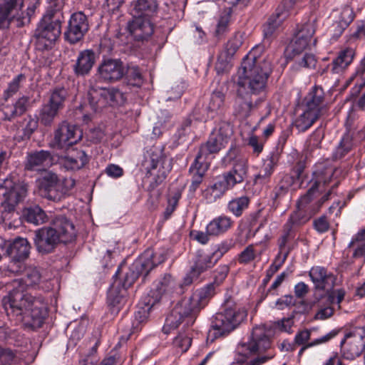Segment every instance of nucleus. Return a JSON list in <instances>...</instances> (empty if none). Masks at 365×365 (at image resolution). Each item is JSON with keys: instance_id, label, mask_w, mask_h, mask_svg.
<instances>
[{"instance_id": "nucleus-1", "label": "nucleus", "mask_w": 365, "mask_h": 365, "mask_svg": "<svg viewBox=\"0 0 365 365\" xmlns=\"http://www.w3.org/2000/svg\"><path fill=\"white\" fill-rule=\"evenodd\" d=\"M3 302L9 316L16 317L33 329L42 327L47 315V304L41 295H33L24 284L19 283Z\"/></svg>"}, {"instance_id": "nucleus-2", "label": "nucleus", "mask_w": 365, "mask_h": 365, "mask_svg": "<svg viewBox=\"0 0 365 365\" xmlns=\"http://www.w3.org/2000/svg\"><path fill=\"white\" fill-rule=\"evenodd\" d=\"M256 46L247 55L237 71L236 83L238 88L245 89L252 96L257 97L264 91L267 81L272 72V65L268 61H260L257 54L261 51Z\"/></svg>"}, {"instance_id": "nucleus-3", "label": "nucleus", "mask_w": 365, "mask_h": 365, "mask_svg": "<svg viewBox=\"0 0 365 365\" xmlns=\"http://www.w3.org/2000/svg\"><path fill=\"white\" fill-rule=\"evenodd\" d=\"M272 343L263 327L252 329L247 342L238 346V351L232 365H265L275 356Z\"/></svg>"}, {"instance_id": "nucleus-4", "label": "nucleus", "mask_w": 365, "mask_h": 365, "mask_svg": "<svg viewBox=\"0 0 365 365\" xmlns=\"http://www.w3.org/2000/svg\"><path fill=\"white\" fill-rule=\"evenodd\" d=\"M76 237V230L73 222L64 216L55 217L49 225L36 230L34 243L41 255L54 252L61 243L67 244Z\"/></svg>"}, {"instance_id": "nucleus-5", "label": "nucleus", "mask_w": 365, "mask_h": 365, "mask_svg": "<svg viewBox=\"0 0 365 365\" xmlns=\"http://www.w3.org/2000/svg\"><path fill=\"white\" fill-rule=\"evenodd\" d=\"M215 294V286L209 284L192 293L189 300L177 304L166 318V324L177 328L186 317L192 318L209 302Z\"/></svg>"}, {"instance_id": "nucleus-6", "label": "nucleus", "mask_w": 365, "mask_h": 365, "mask_svg": "<svg viewBox=\"0 0 365 365\" xmlns=\"http://www.w3.org/2000/svg\"><path fill=\"white\" fill-rule=\"evenodd\" d=\"M247 311L232 297L227 298L211 322L215 338L227 335L235 330L247 317Z\"/></svg>"}, {"instance_id": "nucleus-7", "label": "nucleus", "mask_w": 365, "mask_h": 365, "mask_svg": "<svg viewBox=\"0 0 365 365\" xmlns=\"http://www.w3.org/2000/svg\"><path fill=\"white\" fill-rule=\"evenodd\" d=\"M36 183L41 195L53 202H59L68 196L76 185L73 178L60 179L56 173L51 171L44 172L36 180Z\"/></svg>"}, {"instance_id": "nucleus-8", "label": "nucleus", "mask_w": 365, "mask_h": 365, "mask_svg": "<svg viewBox=\"0 0 365 365\" xmlns=\"http://www.w3.org/2000/svg\"><path fill=\"white\" fill-rule=\"evenodd\" d=\"M163 252L155 251L153 249L145 250L130 266L125 274L122 283L123 289L130 287L140 275L147 276L150 270L165 260Z\"/></svg>"}, {"instance_id": "nucleus-9", "label": "nucleus", "mask_w": 365, "mask_h": 365, "mask_svg": "<svg viewBox=\"0 0 365 365\" xmlns=\"http://www.w3.org/2000/svg\"><path fill=\"white\" fill-rule=\"evenodd\" d=\"M24 0H0V29L9 28L13 21L18 27L28 25L34 14L35 7L29 6L26 10Z\"/></svg>"}, {"instance_id": "nucleus-10", "label": "nucleus", "mask_w": 365, "mask_h": 365, "mask_svg": "<svg viewBox=\"0 0 365 365\" xmlns=\"http://www.w3.org/2000/svg\"><path fill=\"white\" fill-rule=\"evenodd\" d=\"M90 106L98 111L108 106H115L124 104L125 94L116 87L92 86L88 93Z\"/></svg>"}, {"instance_id": "nucleus-11", "label": "nucleus", "mask_w": 365, "mask_h": 365, "mask_svg": "<svg viewBox=\"0 0 365 365\" xmlns=\"http://www.w3.org/2000/svg\"><path fill=\"white\" fill-rule=\"evenodd\" d=\"M4 200L1 202L3 212L11 213L16 205L23 201L28 194V185L24 182H14L11 178H6L0 183Z\"/></svg>"}, {"instance_id": "nucleus-12", "label": "nucleus", "mask_w": 365, "mask_h": 365, "mask_svg": "<svg viewBox=\"0 0 365 365\" xmlns=\"http://www.w3.org/2000/svg\"><path fill=\"white\" fill-rule=\"evenodd\" d=\"M61 19L55 21L42 18L34 32L36 46L38 50L45 51L52 48L61 34Z\"/></svg>"}, {"instance_id": "nucleus-13", "label": "nucleus", "mask_w": 365, "mask_h": 365, "mask_svg": "<svg viewBox=\"0 0 365 365\" xmlns=\"http://www.w3.org/2000/svg\"><path fill=\"white\" fill-rule=\"evenodd\" d=\"M31 245L26 238H16L7 246L6 255L10 260L8 271L15 274H20L26 270L25 261L29 258Z\"/></svg>"}, {"instance_id": "nucleus-14", "label": "nucleus", "mask_w": 365, "mask_h": 365, "mask_svg": "<svg viewBox=\"0 0 365 365\" xmlns=\"http://www.w3.org/2000/svg\"><path fill=\"white\" fill-rule=\"evenodd\" d=\"M344 358L353 360L365 350V328L356 327L346 331L341 342Z\"/></svg>"}, {"instance_id": "nucleus-15", "label": "nucleus", "mask_w": 365, "mask_h": 365, "mask_svg": "<svg viewBox=\"0 0 365 365\" xmlns=\"http://www.w3.org/2000/svg\"><path fill=\"white\" fill-rule=\"evenodd\" d=\"M314 32V22H307L302 25L285 49L286 58L293 59L302 54L309 47Z\"/></svg>"}, {"instance_id": "nucleus-16", "label": "nucleus", "mask_w": 365, "mask_h": 365, "mask_svg": "<svg viewBox=\"0 0 365 365\" xmlns=\"http://www.w3.org/2000/svg\"><path fill=\"white\" fill-rule=\"evenodd\" d=\"M81 137L82 132L77 126L63 120L55 129L49 147L53 149H65L76 143Z\"/></svg>"}, {"instance_id": "nucleus-17", "label": "nucleus", "mask_w": 365, "mask_h": 365, "mask_svg": "<svg viewBox=\"0 0 365 365\" xmlns=\"http://www.w3.org/2000/svg\"><path fill=\"white\" fill-rule=\"evenodd\" d=\"M294 6V0H283L275 12L269 16L263 25L264 38L270 41L276 36L283 21L289 16Z\"/></svg>"}, {"instance_id": "nucleus-18", "label": "nucleus", "mask_w": 365, "mask_h": 365, "mask_svg": "<svg viewBox=\"0 0 365 365\" xmlns=\"http://www.w3.org/2000/svg\"><path fill=\"white\" fill-rule=\"evenodd\" d=\"M148 173L152 174V170L159 166L158 176L165 178L172 170L171 160L163 153V149L153 146L147 150L143 164Z\"/></svg>"}, {"instance_id": "nucleus-19", "label": "nucleus", "mask_w": 365, "mask_h": 365, "mask_svg": "<svg viewBox=\"0 0 365 365\" xmlns=\"http://www.w3.org/2000/svg\"><path fill=\"white\" fill-rule=\"evenodd\" d=\"M89 29L88 21L82 11L73 13L68 22L64 37L71 44L80 41Z\"/></svg>"}, {"instance_id": "nucleus-20", "label": "nucleus", "mask_w": 365, "mask_h": 365, "mask_svg": "<svg viewBox=\"0 0 365 365\" xmlns=\"http://www.w3.org/2000/svg\"><path fill=\"white\" fill-rule=\"evenodd\" d=\"M225 106V94L220 91H214L208 103L201 108L197 107L194 112L199 120L206 122L221 113L224 110Z\"/></svg>"}, {"instance_id": "nucleus-21", "label": "nucleus", "mask_w": 365, "mask_h": 365, "mask_svg": "<svg viewBox=\"0 0 365 365\" xmlns=\"http://www.w3.org/2000/svg\"><path fill=\"white\" fill-rule=\"evenodd\" d=\"M336 185V183L320 197H318L319 192L315 190L314 187H311L306 194L298 200L297 207L309 212L312 216L315 215L320 210L323 204L329 199L332 190Z\"/></svg>"}, {"instance_id": "nucleus-22", "label": "nucleus", "mask_w": 365, "mask_h": 365, "mask_svg": "<svg viewBox=\"0 0 365 365\" xmlns=\"http://www.w3.org/2000/svg\"><path fill=\"white\" fill-rule=\"evenodd\" d=\"M263 101V98H253L249 92L237 88V96L233 103V113L236 117L246 118L250 115L252 110Z\"/></svg>"}, {"instance_id": "nucleus-23", "label": "nucleus", "mask_w": 365, "mask_h": 365, "mask_svg": "<svg viewBox=\"0 0 365 365\" xmlns=\"http://www.w3.org/2000/svg\"><path fill=\"white\" fill-rule=\"evenodd\" d=\"M97 73L99 78L104 82H116L124 76L125 66L120 59H104L99 64Z\"/></svg>"}, {"instance_id": "nucleus-24", "label": "nucleus", "mask_w": 365, "mask_h": 365, "mask_svg": "<svg viewBox=\"0 0 365 365\" xmlns=\"http://www.w3.org/2000/svg\"><path fill=\"white\" fill-rule=\"evenodd\" d=\"M304 108L319 118L328 112L324 92L321 87L314 86L308 93L304 98Z\"/></svg>"}, {"instance_id": "nucleus-25", "label": "nucleus", "mask_w": 365, "mask_h": 365, "mask_svg": "<svg viewBox=\"0 0 365 365\" xmlns=\"http://www.w3.org/2000/svg\"><path fill=\"white\" fill-rule=\"evenodd\" d=\"M235 185L228 175L223 173L215 178L214 183L208 186L203 194L207 202H213L221 198L227 191L232 189Z\"/></svg>"}, {"instance_id": "nucleus-26", "label": "nucleus", "mask_w": 365, "mask_h": 365, "mask_svg": "<svg viewBox=\"0 0 365 365\" xmlns=\"http://www.w3.org/2000/svg\"><path fill=\"white\" fill-rule=\"evenodd\" d=\"M309 276L314 284L316 291H324L329 292L333 289L336 277L330 272L323 267L316 266L311 268Z\"/></svg>"}, {"instance_id": "nucleus-27", "label": "nucleus", "mask_w": 365, "mask_h": 365, "mask_svg": "<svg viewBox=\"0 0 365 365\" xmlns=\"http://www.w3.org/2000/svg\"><path fill=\"white\" fill-rule=\"evenodd\" d=\"M128 28L133 38L138 41L148 40L154 32V26L147 17H134Z\"/></svg>"}, {"instance_id": "nucleus-28", "label": "nucleus", "mask_w": 365, "mask_h": 365, "mask_svg": "<svg viewBox=\"0 0 365 365\" xmlns=\"http://www.w3.org/2000/svg\"><path fill=\"white\" fill-rule=\"evenodd\" d=\"M53 156L48 150H36L27 154L24 169L29 171H40L52 164Z\"/></svg>"}, {"instance_id": "nucleus-29", "label": "nucleus", "mask_w": 365, "mask_h": 365, "mask_svg": "<svg viewBox=\"0 0 365 365\" xmlns=\"http://www.w3.org/2000/svg\"><path fill=\"white\" fill-rule=\"evenodd\" d=\"M178 286L175 279L170 274H165L155 283V287L150 292L152 305L158 302L163 296L173 293Z\"/></svg>"}, {"instance_id": "nucleus-30", "label": "nucleus", "mask_w": 365, "mask_h": 365, "mask_svg": "<svg viewBox=\"0 0 365 365\" xmlns=\"http://www.w3.org/2000/svg\"><path fill=\"white\" fill-rule=\"evenodd\" d=\"M212 259V255L198 254L194 265L184 278V284H191L195 280L198 279L201 273L212 267L216 263L215 260L213 261Z\"/></svg>"}, {"instance_id": "nucleus-31", "label": "nucleus", "mask_w": 365, "mask_h": 365, "mask_svg": "<svg viewBox=\"0 0 365 365\" xmlns=\"http://www.w3.org/2000/svg\"><path fill=\"white\" fill-rule=\"evenodd\" d=\"M96 53L92 49L80 51L73 66L74 73L78 76L89 74L96 63Z\"/></svg>"}, {"instance_id": "nucleus-32", "label": "nucleus", "mask_w": 365, "mask_h": 365, "mask_svg": "<svg viewBox=\"0 0 365 365\" xmlns=\"http://www.w3.org/2000/svg\"><path fill=\"white\" fill-rule=\"evenodd\" d=\"M30 106V98L23 96L12 104H5L1 107L3 119L11 121L24 114Z\"/></svg>"}, {"instance_id": "nucleus-33", "label": "nucleus", "mask_w": 365, "mask_h": 365, "mask_svg": "<svg viewBox=\"0 0 365 365\" xmlns=\"http://www.w3.org/2000/svg\"><path fill=\"white\" fill-rule=\"evenodd\" d=\"M88 160V156L84 150L73 149L61 159V163L67 170H78L83 168Z\"/></svg>"}, {"instance_id": "nucleus-34", "label": "nucleus", "mask_w": 365, "mask_h": 365, "mask_svg": "<svg viewBox=\"0 0 365 365\" xmlns=\"http://www.w3.org/2000/svg\"><path fill=\"white\" fill-rule=\"evenodd\" d=\"M209 164L204 160L200 159V156H196L194 162L189 168V173L191 176V184L190 190L195 192L202 182L205 175L208 170Z\"/></svg>"}, {"instance_id": "nucleus-35", "label": "nucleus", "mask_w": 365, "mask_h": 365, "mask_svg": "<svg viewBox=\"0 0 365 365\" xmlns=\"http://www.w3.org/2000/svg\"><path fill=\"white\" fill-rule=\"evenodd\" d=\"M354 56V51L353 49L349 48H345L339 53L337 57L332 61L327 68L330 67L332 73H341L351 64Z\"/></svg>"}, {"instance_id": "nucleus-36", "label": "nucleus", "mask_w": 365, "mask_h": 365, "mask_svg": "<svg viewBox=\"0 0 365 365\" xmlns=\"http://www.w3.org/2000/svg\"><path fill=\"white\" fill-rule=\"evenodd\" d=\"M234 221L230 217L225 215L213 218L207 225L209 234L212 237H218L227 232L233 225Z\"/></svg>"}, {"instance_id": "nucleus-37", "label": "nucleus", "mask_w": 365, "mask_h": 365, "mask_svg": "<svg viewBox=\"0 0 365 365\" xmlns=\"http://www.w3.org/2000/svg\"><path fill=\"white\" fill-rule=\"evenodd\" d=\"M226 145L227 144L223 142V140L212 133L207 141L200 146L197 156H200V159L205 161L207 155L217 153Z\"/></svg>"}, {"instance_id": "nucleus-38", "label": "nucleus", "mask_w": 365, "mask_h": 365, "mask_svg": "<svg viewBox=\"0 0 365 365\" xmlns=\"http://www.w3.org/2000/svg\"><path fill=\"white\" fill-rule=\"evenodd\" d=\"M131 6V14L133 17L148 18L157 11L158 4L155 0H136Z\"/></svg>"}, {"instance_id": "nucleus-39", "label": "nucleus", "mask_w": 365, "mask_h": 365, "mask_svg": "<svg viewBox=\"0 0 365 365\" xmlns=\"http://www.w3.org/2000/svg\"><path fill=\"white\" fill-rule=\"evenodd\" d=\"M248 160H240L238 163H232V168L225 172L230 180L235 184L244 182L248 173Z\"/></svg>"}, {"instance_id": "nucleus-40", "label": "nucleus", "mask_w": 365, "mask_h": 365, "mask_svg": "<svg viewBox=\"0 0 365 365\" xmlns=\"http://www.w3.org/2000/svg\"><path fill=\"white\" fill-rule=\"evenodd\" d=\"M126 289L117 290L112 287L108 295V304L113 313L117 314L126 302Z\"/></svg>"}, {"instance_id": "nucleus-41", "label": "nucleus", "mask_w": 365, "mask_h": 365, "mask_svg": "<svg viewBox=\"0 0 365 365\" xmlns=\"http://www.w3.org/2000/svg\"><path fill=\"white\" fill-rule=\"evenodd\" d=\"M335 172L332 167L318 169L314 172V182L312 187H314L318 192L322 191V187L328 185Z\"/></svg>"}, {"instance_id": "nucleus-42", "label": "nucleus", "mask_w": 365, "mask_h": 365, "mask_svg": "<svg viewBox=\"0 0 365 365\" xmlns=\"http://www.w3.org/2000/svg\"><path fill=\"white\" fill-rule=\"evenodd\" d=\"M274 168L275 163L272 158L264 160L259 173L254 177L255 184L264 185L269 182Z\"/></svg>"}, {"instance_id": "nucleus-43", "label": "nucleus", "mask_w": 365, "mask_h": 365, "mask_svg": "<svg viewBox=\"0 0 365 365\" xmlns=\"http://www.w3.org/2000/svg\"><path fill=\"white\" fill-rule=\"evenodd\" d=\"M319 118L316 114L304 109V111L294 120V126L299 132H305Z\"/></svg>"}, {"instance_id": "nucleus-44", "label": "nucleus", "mask_w": 365, "mask_h": 365, "mask_svg": "<svg viewBox=\"0 0 365 365\" xmlns=\"http://www.w3.org/2000/svg\"><path fill=\"white\" fill-rule=\"evenodd\" d=\"M68 97V91L64 87H56L50 91L48 103L56 107L59 110L65 106V102Z\"/></svg>"}, {"instance_id": "nucleus-45", "label": "nucleus", "mask_w": 365, "mask_h": 365, "mask_svg": "<svg viewBox=\"0 0 365 365\" xmlns=\"http://www.w3.org/2000/svg\"><path fill=\"white\" fill-rule=\"evenodd\" d=\"M63 6L64 2L63 0H48L46 12L42 18L51 21H55V19L59 18L62 22L63 19Z\"/></svg>"}, {"instance_id": "nucleus-46", "label": "nucleus", "mask_w": 365, "mask_h": 365, "mask_svg": "<svg viewBox=\"0 0 365 365\" xmlns=\"http://www.w3.org/2000/svg\"><path fill=\"white\" fill-rule=\"evenodd\" d=\"M25 219L28 222L38 225L47 221L46 212L38 205L28 207L24 211Z\"/></svg>"}, {"instance_id": "nucleus-47", "label": "nucleus", "mask_w": 365, "mask_h": 365, "mask_svg": "<svg viewBox=\"0 0 365 365\" xmlns=\"http://www.w3.org/2000/svg\"><path fill=\"white\" fill-rule=\"evenodd\" d=\"M59 110L52 105L48 103L43 104L39 112L38 120L41 124L44 126H51Z\"/></svg>"}, {"instance_id": "nucleus-48", "label": "nucleus", "mask_w": 365, "mask_h": 365, "mask_svg": "<svg viewBox=\"0 0 365 365\" xmlns=\"http://www.w3.org/2000/svg\"><path fill=\"white\" fill-rule=\"evenodd\" d=\"M230 16V12L227 10L221 13L214 31V36L217 40L222 39L229 31Z\"/></svg>"}, {"instance_id": "nucleus-49", "label": "nucleus", "mask_w": 365, "mask_h": 365, "mask_svg": "<svg viewBox=\"0 0 365 365\" xmlns=\"http://www.w3.org/2000/svg\"><path fill=\"white\" fill-rule=\"evenodd\" d=\"M312 217L311 214L297 207V210L289 215L285 224L294 230L306 224Z\"/></svg>"}, {"instance_id": "nucleus-50", "label": "nucleus", "mask_w": 365, "mask_h": 365, "mask_svg": "<svg viewBox=\"0 0 365 365\" xmlns=\"http://www.w3.org/2000/svg\"><path fill=\"white\" fill-rule=\"evenodd\" d=\"M294 315L288 317H283L281 319L274 321L271 324V328L274 332H284L288 334L294 333Z\"/></svg>"}, {"instance_id": "nucleus-51", "label": "nucleus", "mask_w": 365, "mask_h": 365, "mask_svg": "<svg viewBox=\"0 0 365 365\" xmlns=\"http://www.w3.org/2000/svg\"><path fill=\"white\" fill-rule=\"evenodd\" d=\"M124 76L128 85L139 87L143 82V75L140 68L133 65H128L125 68Z\"/></svg>"}, {"instance_id": "nucleus-52", "label": "nucleus", "mask_w": 365, "mask_h": 365, "mask_svg": "<svg viewBox=\"0 0 365 365\" xmlns=\"http://www.w3.org/2000/svg\"><path fill=\"white\" fill-rule=\"evenodd\" d=\"M294 237V230L287 224H284L283 226V233L277 240L279 253L284 254L286 252L288 248H293V246L287 245V243L293 240Z\"/></svg>"}, {"instance_id": "nucleus-53", "label": "nucleus", "mask_w": 365, "mask_h": 365, "mask_svg": "<svg viewBox=\"0 0 365 365\" xmlns=\"http://www.w3.org/2000/svg\"><path fill=\"white\" fill-rule=\"evenodd\" d=\"M324 138V129L322 127H318L307 138L305 146L309 152H312L315 149L321 148V143Z\"/></svg>"}, {"instance_id": "nucleus-54", "label": "nucleus", "mask_w": 365, "mask_h": 365, "mask_svg": "<svg viewBox=\"0 0 365 365\" xmlns=\"http://www.w3.org/2000/svg\"><path fill=\"white\" fill-rule=\"evenodd\" d=\"M249 203V197L242 196L230 200L228 203L227 208L235 216L240 217L242 215L243 211L247 208Z\"/></svg>"}, {"instance_id": "nucleus-55", "label": "nucleus", "mask_w": 365, "mask_h": 365, "mask_svg": "<svg viewBox=\"0 0 365 365\" xmlns=\"http://www.w3.org/2000/svg\"><path fill=\"white\" fill-rule=\"evenodd\" d=\"M353 147V138L352 136L346 133L341 139L338 146L334 152V158L336 159H341L345 155H346Z\"/></svg>"}, {"instance_id": "nucleus-56", "label": "nucleus", "mask_w": 365, "mask_h": 365, "mask_svg": "<svg viewBox=\"0 0 365 365\" xmlns=\"http://www.w3.org/2000/svg\"><path fill=\"white\" fill-rule=\"evenodd\" d=\"M26 76L20 73L15 76L13 80L8 84L6 89L4 91L3 97L5 100H8L19 91L23 83L26 81Z\"/></svg>"}, {"instance_id": "nucleus-57", "label": "nucleus", "mask_w": 365, "mask_h": 365, "mask_svg": "<svg viewBox=\"0 0 365 365\" xmlns=\"http://www.w3.org/2000/svg\"><path fill=\"white\" fill-rule=\"evenodd\" d=\"M354 17L353 9L349 6H344L336 21L340 31H344L353 21Z\"/></svg>"}, {"instance_id": "nucleus-58", "label": "nucleus", "mask_w": 365, "mask_h": 365, "mask_svg": "<svg viewBox=\"0 0 365 365\" xmlns=\"http://www.w3.org/2000/svg\"><path fill=\"white\" fill-rule=\"evenodd\" d=\"M338 333H339V331L332 330L330 332L327 333V334L312 341L310 342V344H307L305 346H300L301 348L298 352V356H299V357L302 356V354L304 353V351L309 348H312L313 346H318V345H320L322 344L327 343L331 339L334 338L338 334Z\"/></svg>"}, {"instance_id": "nucleus-59", "label": "nucleus", "mask_w": 365, "mask_h": 365, "mask_svg": "<svg viewBox=\"0 0 365 365\" xmlns=\"http://www.w3.org/2000/svg\"><path fill=\"white\" fill-rule=\"evenodd\" d=\"M212 133L223 140V142L227 145L230 137L233 134L232 126L227 121H222L219 123L217 130L213 131Z\"/></svg>"}, {"instance_id": "nucleus-60", "label": "nucleus", "mask_w": 365, "mask_h": 365, "mask_svg": "<svg viewBox=\"0 0 365 365\" xmlns=\"http://www.w3.org/2000/svg\"><path fill=\"white\" fill-rule=\"evenodd\" d=\"M257 257L256 250L254 245L247 246L238 255L237 262L241 264H247L254 261Z\"/></svg>"}, {"instance_id": "nucleus-61", "label": "nucleus", "mask_w": 365, "mask_h": 365, "mask_svg": "<svg viewBox=\"0 0 365 365\" xmlns=\"http://www.w3.org/2000/svg\"><path fill=\"white\" fill-rule=\"evenodd\" d=\"M348 248L352 250V258L359 260L361 264L365 262V242L351 241Z\"/></svg>"}, {"instance_id": "nucleus-62", "label": "nucleus", "mask_w": 365, "mask_h": 365, "mask_svg": "<svg viewBox=\"0 0 365 365\" xmlns=\"http://www.w3.org/2000/svg\"><path fill=\"white\" fill-rule=\"evenodd\" d=\"M235 242L233 239H226L222 241L218 245L217 250L212 253L213 258L215 257V262L221 258L225 254L234 248Z\"/></svg>"}, {"instance_id": "nucleus-63", "label": "nucleus", "mask_w": 365, "mask_h": 365, "mask_svg": "<svg viewBox=\"0 0 365 365\" xmlns=\"http://www.w3.org/2000/svg\"><path fill=\"white\" fill-rule=\"evenodd\" d=\"M241 45V37L235 34L228 40L222 52L227 53L228 56H233Z\"/></svg>"}, {"instance_id": "nucleus-64", "label": "nucleus", "mask_w": 365, "mask_h": 365, "mask_svg": "<svg viewBox=\"0 0 365 365\" xmlns=\"http://www.w3.org/2000/svg\"><path fill=\"white\" fill-rule=\"evenodd\" d=\"M41 281V274L36 267H29L26 273V287H33L37 285Z\"/></svg>"}]
</instances>
